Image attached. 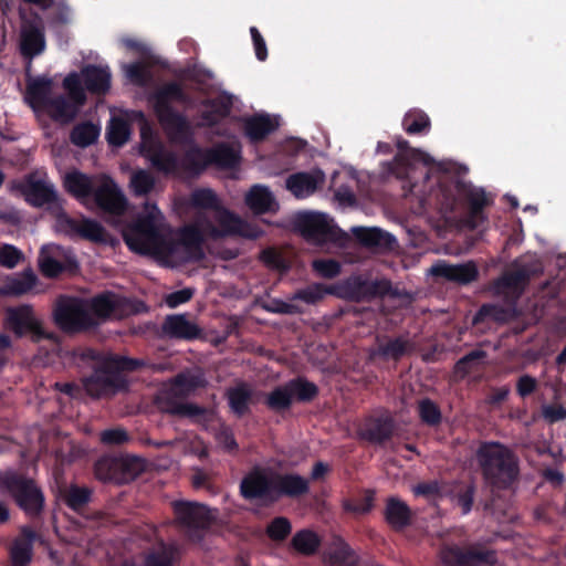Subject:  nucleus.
I'll return each instance as SVG.
<instances>
[{
    "label": "nucleus",
    "mask_w": 566,
    "mask_h": 566,
    "mask_svg": "<svg viewBox=\"0 0 566 566\" xmlns=\"http://www.w3.org/2000/svg\"><path fill=\"white\" fill-rule=\"evenodd\" d=\"M23 260V253L12 244L0 247V265L7 269L15 268Z\"/></svg>",
    "instance_id": "obj_64"
},
{
    "label": "nucleus",
    "mask_w": 566,
    "mask_h": 566,
    "mask_svg": "<svg viewBox=\"0 0 566 566\" xmlns=\"http://www.w3.org/2000/svg\"><path fill=\"white\" fill-rule=\"evenodd\" d=\"M209 164L222 169L235 168L240 163L239 153L229 144L221 143L208 149Z\"/></svg>",
    "instance_id": "obj_40"
},
{
    "label": "nucleus",
    "mask_w": 566,
    "mask_h": 566,
    "mask_svg": "<svg viewBox=\"0 0 566 566\" xmlns=\"http://www.w3.org/2000/svg\"><path fill=\"white\" fill-rule=\"evenodd\" d=\"M92 197L96 206L106 213L122 216L126 211L127 200L109 176L104 175L101 178V182Z\"/></svg>",
    "instance_id": "obj_20"
},
{
    "label": "nucleus",
    "mask_w": 566,
    "mask_h": 566,
    "mask_svg": "<svg viewBox=\"0 0 566 566\" xmlns=\"http://www.w3.org/2000/svg\"><path fill=\"white\" fill-rule=\"evenodd\" d=\"M125 242L130 250L142 254H156L171 258L177 252V243L166 240L155 220L154 212L139 216L129 227V233L125 235Z\"/></svg>",
    "instance_id": "obj_6"
},
{
    "label": "nucleus",
    "mask_w": 566,
    "mask_h": 566,
    "mask_svg": "<svg viewBox=\"0 0 566 566\" xmlns=\"http://www.w3.org/2000/svg\"><path fill=\"white\" fill-rule=\"evenodd\" d=\"M90 313L98 325L111 318H122L130 313V303L127 298L111 291H104L86 300Z\"/></svg>",
    "instance_id": "obj_19"
},
{
    "label": "nucleus",
    "mask_w": 566,
    "mask_h": 566,
    "mask_svg": "<svg viewBox=\"0 0 566 566\" xmlns=\"http://www.w3.org/2000/svg\"><path fill=\"white\" fill-rule=\"evenodd\" d=\"M101 129L97 125L91 122H84L75 125L70 133V140L73 145L85 148L94 144Z\"/></svg>",
    "instance_id": "obj_44"
},
{
    "label": "nucleus",
    "mask_w": 566,
    "mask_h": 566,
    "mask_svg": "<svg viewBox=\"0 0 566 566\" xmlns=\"http://www.w3.org/2000/svg\"><path fill=\"white\" fill-rule=\"evenodd\" d=\"M6 326L18 338L27 335H30L33 342L53 338V334L43 328L41 322L35 317L32 306L28 304L10 307L7 311Z\"/></svg>",
    "instance_id": "obj_17"
},
{
    "label": "nucleus",
    "mask_w": 566,
    "mask_h": 566,
    "mask_svg": "<svg viewBox=\"0 0 566 566\" xmlns=\"http://www.w3.org/2000/svg\"><path fill=\"white\" fill-rule=\"evenodd\" d=\"M73 359L78 366H87L93 373L82 379L83 388L92 398L115 395L127 388L123 371H135L144 364L142 360L119 355H104L91 347L73 350Z\"/></svg>",
    "instance_id": "obj_1"
},
{
    "label": "nucleus",
    "mask_w": 566,
    "mask_h": 566,
    "mask_svg": "<svg viewBox=\"0 0 566 566\" xmlns=\"http://www.w3.org/2000/svg\"><path fill=\"white\" fill-rule=\"evenodd\" d=\"M129 125L122 118H113L107 128L106 138L109 145L120 147L129 138Z\"/></svg>",
    "instance_id": "obj_56"
},
{
    "label": "nucleus",
    "mask_w": 566,
    "mask_h": 566,
    "mask_svg": "<svg viewBox=\"0 0 566 566\" xmlns=\"http://www.w3.org/2000/svg\"><path fill=\"white\" fill-rule=\"evenodd\" d=\"M39 538V533L30 525H22L8 548V566H29L33 559L34 544Z\"/></svg>",
    "instance_id": "obj_23"
},
{
    "label": "nucleus",
    "mask_w": 566,
    "mask_h": 566,
    "mask_svg": "<svg viewBox=\"0 0 566 566\" xmlns=\"http://www.w3.org/2000/svg\"><path fill=\"white\" fill-rule=\"evenodd\" d=\"M497 554L494 549L470 547L467 549L465 566H494Z\"/></svg>",
    "instance_id": "obj_54"
},
{
    "label": "nucleus",
    "mask_w": 566,
    "mask_h": 566,
    "mask_svg": "<svg viewBox=\"0 0 566 566\" xmlns=\"http://www.w3.org/2000/svg\"><path fill=\"white\" fill-rule=\"evenodd\" d=\"M53 81L50 77L38 76L27 82L25 101L33 109L44 108L52 98Z\"/></svg>",
    "instance_id": "obj_34"
},
{
    "label": "nucleus",
    "mask_w": 566,
    "mask_h": 566,
    "mask_svg": "<svg viewBox=\"0 0 566 566\" xmlns=\"http://www.w3.org/2000/svg\"><path fill=\"white\" fill-rule=\"evenodd\" d=\"M326 294L334 295V287H327L322 283H314L304 289L297 290L292 300H300L306 304H316L322 301Z\"/></svg>",
    "instance_id": "obj_52"
},
{
    "label": "nucleus",
    "mask_w": 566,
    "mask_h": 566,
    "mask_svg": "<svg viewBox=\"0 0 566 566\" xmlns=\"http://www.w3.org/2000/svg\"><path fill=\"white\" fill-rule=\"evenodd\" d=\"M129 186L136 197H144L153 191L155 178L149 171L139 169L132 175Z\"/></svg>",
    "instance_id": "obj_55"
},
{
    "label": "nucleus",
    "mask_w": 566,
    "mask_h": 566,
    "mask_svg": "<svg viewBox=\"0 0 566 566\" xmlns=\"http://www.w3.org/2000/svg\"><path fill=\"white\" fill-rule=\"evenodd\" d=\"M63 186L65 190L77 200L92 197L96 189L92 177L78 170L67 172L64 177Z\"/></svg>",
    "instance_id": "obj_36"
},
{
    "label": "nucleus",
    "mask_w": 566,
    "mask_h": 566,
    "mask_svg": "<svg viewBox=\"0 0 566 566\" xmlns=\"http://www.w3.org/2000/svg\"><path fill=\"white\" fill-rule=\"evenodd\" d=\"M184 397L169 387L156 397V403L163 412L171 416L198 418L207 413L205 407L192 402H184Z\"/></svg>",
    "instance_id": "obj_25"
},
{
    "label": "nucleus",
    "mask_w": 566,
    "mask_h": 566,
    "mask_svg": "<svg viewBox=\"0 0 566 566\" xmlns=\"http://www.w3.org/2000/svg\"><path fill=\"white\" fill-rule=\"evenodd\" d=\"M84 92L91 94L104 95L111 88L112 74L107 66L87 64L78 73Z\"/></svg>",
    "instance_id": "obj_30"
},
{
    "label": "nucleus",
    "mask_w": 566,
    "mask_h": 566,
    "mask_svg": "<svg viewBox=\"0 0 566 566\" xmlns=\"http://www.w3.org/2000/svg\"><path fill=\"white\" fill-rule=\"evenodd\" d=\"M310 492V482L297 473H280L260 465L253 467L240 482L244 500H258L264 506L283 497L298 499Z\"/></svg>",
    "instance_id": "obj_2"
},
{
    "label": "nucleus",
    "mask_w": 566,
    "mask_h": 566,
    "mask_svg": "<svg viewBox=\"0 0 566 566\" xmlns=\"http://www.w3.org/2000/svg\"><path fill=\"white\" fill-rule=\"evenodd\" d=\"M206 238V219L199 220L193 224L185 226L180 229L177 243V250L184 248L187 256L186 261L199 262L205 259L203 243Z\"/></svg>",
    "instance_id": "obj_22"
},
{
    "label": "nucleus",
    "mask_w": 566,
    "mask_h": 566,
    "mask_svg": "<svg viewBox=\"0 0 566 566\" xmlns=\"http://www.w3.org/2000/svg\"><path fill=\"white\" fill-rule=\"evenodd\" d=\"M86 298L61 295L53 308L55 325L65 333H80L93 329L98 322L90 313Z\"/></svg>",
    "instance_id": "obj_8"
},
{
    "label": "nucleus",
    "mask_w": 566,
    "mask_h": 566,
    "mask_svg": "<svg viewBox=\"0 0 566 566\" xmlns=\"http://www.w3.org/2000/svg\"><path fill=\"white\" fill-rule=\"evenodd\" d=\"M401 295L400 290L395 287L389 279L369 280L367 277V302L375 298H385L386 296L399 298Z\"/></svg>",
    "instance_id": "obj_46"
},
{
    "label": "nucleus",
    "mask_w": 566,
    "mask_h": 566,
    "mask_svg": "<svg viewBox=\"0 0 566 566\" xmlns=\"http://www.w3.org/2000/svg\"><path fill=\"white\" fill-rule=\"evenodd\" d=\"M295 227L306 241L317 245L337 242L340 237V229L333 224L327 214L321 212L298 213Z\"/></svg>",
    "instance_id": "obj_14"
},
{
    "label": "nucleus",
    "mask_w": 566,
    "mask_h": 566,
    "mask_svg": "<svg viewBox=\"0 0 566 566\" xmlns=\"http://www.w3.org/2000/svg\"><path fill=\"white\" fill-rule=\"evenodd\" d=\"M312 269L318 276L331 280L339 275L342 265L335 259H315Z\"/></svg>",
    "instance_id": "obj_60"
},
{
    "label": "nucleus",
    "mask_w": 566,
    "mask_h": 566,
    "mask_svg": "<svg viewBox=\"0 0 566 566\" xmlns=\"http://www.w3.org/2000/svg\"><path fill=\"white\" fill-rule=\"evenodd\" d=\"M384 520L392 531L400 533L412 525L415 513L401 499L389 496L385 502Z\"/></svg>",
    "instance_id": "obj_28"
},
{
    "label": "nucleus",
    "mask_w": 566,
    "mask_h": 566,
    "mask_svg": "<svg viewBox=\"0 0 566 566\" xmlns=\"http://www.w3.org/2000/svg\"><path fill=\"white\" fill-rule=\"evenodd\" d=\"M63 87L69 97L64 95L52 97L44 108L54 119L71 122L76 116L78 108L86 103V93L77 72H71L64 77Z\"/></svg>",
    "instance_id": "obj_13"
},
{
    "label": "nucleus",
    "mask_w": 566,
    "mask_h": 566,
    "mask_svg": "<svg viewBox=\"0 0 566 566\" xmlns=\"http://www.w3.org/2000/svg\"><path fill=\"white\" fill-rule=\"evenodd\" d=\"M334 295L350 302H367V277L361 274H353L337 283Z\"/></svg>",
    "instance_id": "obj_32"
},
{
    "label": "nucleus",
    "mask_w": 566,
    "mask_h": 566,
    "mask_svg": "<svg viewBox=\"0 0 566 566\" xmlns=\"http://www.w3.org/2000/svg\"><path fill=\"white\" fill-rule=\"evenodd\" d=\"M62 501L72 511L82 512L92 500V490L87 486L70 485L61 493Z\"/></svg>",
    "instance_id": "obj_42"
},
{
    "label": "nucleus",
    "mask_w": 566,
    "mask_h": 566,
    "mask_svg": "<svg viewBox=\"0 0 566 566\" xmlns=\"http://www.w3.org/2000/svg\"><path fill=\"white\" fill-rule=\"evenodd\" d=\"M247 206L256 214L275 212L277 202L270 189L262 185H254L245 196Z\"/></svg>",
    "instance_id": "obj_35"
},
{
    "label": "nucleus",
    "mask_w": 566,
    "mask_h": 566,
    "mask_svg": "<svg viewBox=\"0 0 566 566\" xmlns=\"http://www.w3.org/2000/svg\"><path fill=\"white\" fill-rule=\"evenodd\" d=\"M402 127L408 135H427L431 128V120L423 111L413 108L405 114Z\"/></svg>",
    "instance_id": "obj_43"
},
{
    "label": "nucleus",
    "mask_w": 566,
    "mask_h": 566,
    "mask_svg": "<svg viewBox=\"0 0 566 566\" xmlns=\"http://www.w3.org/2000/svg\"><path fill=\"white\" fill-rule=\"evenodd\" d=\"M418 415L421 422L429 427H437L442 421V413L439 406L430 398L419 400Z\"/></svg>",
    "instance_id": "obj_53"
},
{
    "label": "nucleus",
    "mask_w": 566,
    "mask_h": 566,
    "mask_svg": "<svg viewBox=\"0 0 566 566\" xmlns=\"http://www.w3.org/2000/svg\"><path fill=\"white\" fill-rule=\"evenodd\" d=\"M206 386V380L201 375L178 374L172 382L171 388L185 399L193 391Z\"/></svg>",
    "instance_id": "obj_47"
},
{
    "label": "nucleus",
    "mask_w": 566,
    "mask_h": 566,
    "mask_svg": "<svg viewBox=\"0 0 566 566\" xmlns=\"http://www.w3.org/2000/svg\"><path fill=\"white\" fill-rule=\"evenodd\" d=\"M9 191L14 196L22 197L33 208L45 207L56 218L64 212L63 201L60 199L54 185L45 175L40 176L38 172H29L20 179L12 180L9 185Z\"/></svg>",
    "instance_id": "obj_7"
},
{
    "label": "nucleus",
    "mask_w": 566,
    "mask_h": 566,
    "mask_svg": "<svg viewBox=\"0 0 566 566\" xmlns=\"http://www.w3.org/2000/svg\"><path fill=\"white\" fill-rule=\"evenodd\" d=\"M56 221L59 230L67 235H78L95 243L107 242L108 233L96 220L84 218L82 221H77L62 212Z\"/></svg>",
    "instance_id": "obj_21"
},
{
    "label": "nucleus",
    "mask_w": 566,
    "mask_h": 566,
    "mask_svg": "<svg viewBox=\"0 0 566 566\" xmlns=\"http://www.w3.org/2000/svg\"><path fill=\"white\" fill-rule=\"evenodd\" d=\"M216 226L209 219H206V233L209 239L220 240L227 237H241L244 239L256 240L263 235V230L253 223H250L222 206L216 211Z\"/></svg>",
    "instance_id": "obj_12"
},
{
    "label": "nucleus",
    "mask_w": 566,
    "mask_h": 566,
    "mask_svg": "<svg viewBox=\"0 0 566 566\" xmlns=\"http://www.w3.org/2000/svg\"><path fill=\"white\" fill-rule=\"evenodd\" d=\"M277 127L269 115H255L244 122V134L252 143L264 140Z\"/></svg>",
    "instance_id": "obj_39"
},
{
    "label": "nucleus",
    "mask_w": 566,
    "mask_h": 566,
    "mask_svg": "<svg viewBox=\"0 0 566 566\" xmlns=\"http://www.w3.org/2000/svg\"><path fill=\"white\" fill-rule=\"evenodd\" d=\"M260 260L272 270L286 272L290 266L283 255L273 248H266L261 251Z\"/></svg>",
    "instance_id": "obj_63"
},
{
    "label": "nucleus",
    "mask_w": 566,
    "mask_h": 566,
    "mask_svg": "<svg viewBox=\"0 0 566 566\" xmlns=\"http://www.w3.org/2000/svg\"><path fill=\"white\" fill-rule=\"evenodd\" d=\"M190 203L193 208L214 211L221 207L216 192L209 188H200L192 191Z\"/></svg>",
    "instance_id": "obj_57"
},
{
    "label": "nucleus",
    "mask_w": 566,
    "mask_h": 566,
    "mask_svg": "<svg viewBox=\"0 0 566 566\" xmlns=\"http://www.w3.org/2000/svg\"><path fill=\"white\" fill-rule=\"evenodd\" d=\"M352 232L361 245L370 249L392 250L397 243L392 234L379 228L354 227Z\"/></svg>",
    "instance_id": "obj_31"
},
{
    "label": "nucleus",
    "mask_w": 566,
    "mask_h": 566,
    "mask_svg": "<svg viewBox=\"0 0 566 566\" xmlns=\"http://www.w3.org/2000/svg\"><path fill=\"white\" fill-rule=\"evenodd\" d=\"M475 495V485L473 483L461 485L454 493L453 500L461 509L462 514L467 515L471 512Z\"/></svg>",
    "instance_id": "obj_61"
},
{
    "label": "nucleus",
    "mask_w": 566,
    "mask_h": 566,
    "mask_svg": "<svg viewBox=\"0 0 566 566\" xmlns=\"http://www.w3.org/2000/svg\"><path fill=\"white\" fill-rule=\"evenodd\" d=\"M375 491L366 490L365 494L359 500L346 499L343 501V509L346 512L355 514H366L374 507Z\"/></svg>",
    "instance_id": "obj_58"
},
{
    "label": "nucleus",
    "mask_w": 566,
    "mask_h": 566,
    "mask_svg": "<svg viewBox=\"0 0 566 566\" xmlns=\"http://www.w3.org/2000/svg\"><path fill=\"white\" fill-rule=\"evenodd\" d=\"M45 48V39L41 29L30 27L21 35V53L24 57L33 59Z\"/></svg>",
    "instance_id": "obj_41"
},
{
    "label": "nucleus",
    "mask_w": 566,
    "mask_h": 566,
    "mask_svg": "<svg viewBox=\"0 0 566 566\" xmlns=\"http://www.w3.org/2000/svg\"><path fill=\"white\" fill-rule=\"evenodd\" d=\"M455 191L467 202L465 224L470 229L475 230L488 222V216L484 210L493 205V198L483 188H476L471 184L458 180L455 182Z\"/></svg>",
    "instance_id": "obj_18"
},
{
    "label": "nucleus",
    "mask_w": 566,
    "mask_h": 566,
    "mask_svg": "<svg viewBox=\"0 0 566 566\" xmlns=\"http://www.w3.org/2000/svg\"><path fill=\"white\" fill-rule=\"evenodd\" d=\"M161 334L169 339L195 340L201 337L202 329L187 314H170L161 324Z\"/></svg>",
    "instance_id": "obj_26"
},
{
    "label": "nucleus",
    "mask_w": 566,
    "mask_h": 566,
    "mask_svg": "<svg viewBox=\"0 0 566 566\" xmlns=\"http://www.w3.org/2000/svg\"><path fill=\"white\" fill-rule=\"evenodd\" d=\"M155 115L174 143L187 144L192 140V128L187 116L177 111L171 103L187 104L190 101L179 82L170 81L157 88L150 96Z\"/></svg>",
    "instance_id": "obj_3"
},
{
    "label": "nucleus",
    "mask_w": 566,
    "mask_h": 566,
    "mask_svg": "<svg viewBox=\"0 0 566 566\" xmlns=\"http://www.w3.org/2000/svg\"><path fill=\"white\" fill-rule=\"evenodd\" d=\"M396 429L395 420L388 413L368 417L361 429V439L375 443L382 444L391 439Z\"/></svg>",
    "instance_id": "obj_27"
},
{
    "label": "nucleus",
    "mask_w": 566,
    "mask_h": 566,
    "mask_svg": "<svg viewBox=\"0 0 566 566\" xmlns=\"http://www.w3.org/2000/svg\"><path fill=\"white\" fill-rule=\"evenodd\" d=\"M488 357V353L483 349H473L461 357L454 366V371L461 377H465L482 365Z\"/></svg>",
    "instance_id": "obj_50"
},
{
    "label": "nucleus",
    "mask_w": 566,
    "mask_h": 566,
    "mask_svg": "<svg viewBox=\"0 0 566 566\" xmlns=\"http://www.w3.org/2000/svg\"><path fill=\"white\" fill-rule=\"evenodd\" d=\"M140 153L157 171L172 175L179 170L177 154L167 149L160 140L153 137L151 128L146 120L140 129Z\"/></svg>",
    "instance_id": "obj_15"
},
{
    "label": "nucleus",
    "mask_w": 566,
    "mask_h": 566,
    "mask_svg": "<svg viewBox=\"0 0 566 566\" xmlns=\"http://www.w3.org/2000/svg\"><path fill=\"white\" fill-rule=\"evenodd\" d=\"M145 468V460L135 455H105L96 461L94 471L98 480L122 485L137 479Z\"/></svg>",
    "instance_id": "obj_11"
},
{
    "label": "nucleus",
    "mask_w": 566,
    "mask_h": 566,
    "mask_svg": "<svg viewBox=\"0 0 566 566\" xmlns=\"http://www.w3.org/2000/svg\"><path fill=\"white\" fill-rule=\"evenodd\" d=\"M175 523L191 542H200L214 517L208 506L191 501L172 502Z\"/></svg>",
    "instance_id": "obj_9"
},
{
    "label": "nucleus",
    "mask_w": 566,
    "mask_h": 566,
    "mask_svg": "<svg viewBox=\"0 0 566 566\" xmlns=\"http://www.w3.org/2000/svg\"><path fill=\"white\" fill-rule=\"evenodd\" d=\"M516 316V311L511 306H503L500 304L485 303L480 306L473 316L472 323L474 326L489 323L505 324L513 321Z\"/></svg>",
    "instance_id": "obj_33"
},
{
    "label": "nucleus",
    "mask_w": 566,
    "mask_h": 566,
    "mask_svg": "<svg viewBox=\"0 0 566 566\" xmlns=\"http://www.w3.org/2000/svg\"><path fill=\"white\" fill-rule=\"evenodd\" d=\"M440 559L446 566H465L467 549L457 545H443L439 552Z\"/></svg>",
    "instance_id": "obj_59"
},
{
    "label": "nucleus",
    "mask_w": 566,
    "mask_h": 566,
    "mask_svg": "<svg viewBox=\"0 0 566 566\" xmlns=\"http://www.w3.org/2000/svg\"><path fill=\"white\" fill-rule=\"evenodd\" d=\"M35 283V274L31 270H28L24 271L21 276L9 280L4 285V293L20 296L32 290Z\"/></svg>",
    "instance_id": "obj_51"
},
{
    "label": "nucleus",
    "mask_w": 566,
    "mask_h": 566,
    "mask_svg": "<svg viewBox=\"0 0 566 566\" xmlns=\"http://www.w3.org/2000/svg\"><path fill=\"white\" fill-rule=\"evenodd\" d=\"M0 495L9 496L33 523L42 522L45 494L38 481L27 473L15 469L0 470Z\"/></svg>",
    "instance_id": "obj_4"
},
{
    "label": "nucleus",
    "mask_w": 566,
    "mask_h": 566,
    "mask_svg": "<svg viewBox=\"0 0 566 566\" xmlns=\"http://www.w3.org/2000/svg\"><path fill=\"white\" fill-rule=\"evenodd\" d=\"M321 545V538L311 530H302L292 538V546L303 555H313Z\"/></svg>",
    "instance_id": "obj_48"
},
{
    "label": "nucleus",
    "mask_w": 566,
    "mask_h": 566,
    "mask_svg": "<svg viewBox=\"0 0 566 566\" xmlns=\"http://www.w3.org/2000/svg\"><path fill=\"white\" fill-rule=\"evenodd\" d=\"M476 459L484 481L494 489L507 490L518 478L517 457L500 442H482Z\"/></svg>",
    "instance_id": "obj_5"
},
{
    "label": "nucleus",
    "mask_w": 566,
    "mask_h": 566,
    "mask_svg": "<svg viewBox=\"0 0 566 566\" xmlns=\"http://www.w3.org/2000/svg\"><path fill=\"white\" fill-rule=\"evenodd\" d=\"M210 166L208 149L197 145L189 147L179 159V168L192 176H199Z\"/></svg>",
    "instance_id": "obj_38"
},
{
    "label": "nucleus",
    "mask_w": 566,
    "mask_h": 566,
    "mask_svg": "<svg viewBox=\"0 0 566 566\" xmlns=\"http://www.w3.org/2000/svg\"><path fill=\"white\" fill-rule=\"evenodd\" d=\"M292 531L291 522L284 517H274L266 527V535L276 542L284 541Z\"/></svg>",
    "instance_id": "obj_62"
},
{
    "label": "nucleus",
    "mask_w": 566,
    "mask_h": 566,
    "mask_svg": "<svg viewBox=\"0 0 566 566\" xmlns=\"http://www.w3.org/2000/svg\"><path fill=\"white\" fill-rule=\"evenodd\" d=\"M325 181V174L321 169L300 171L287 177L285 186L297 199L313 195Z\"/></svg>",
    "instance_id": "obj_29"
},
{
    "label": "nucleus",
    "mask_w": 566,
    "mask_h": 566,
    "mask_svg": "<svg viewBox=\"0 0 566 566\" xmlns=\"http://www.w3.org/2000/svg\"><path fill=\"white\" fill-rule=\"evenodd\" d=\"M38 264L41 273L46 277H57L65 271V264L56 260L51 254V247L44 245L41 248Z\"/></svg>",
    "instance_id": "obj_49"
},
{
    "label": "nucleus",
    "mask_w": 566,
    "mask_h": 566,
    "mask_svg": "<svg viewBox=\"0 0 566 566\" xmlns=\"http://www.w3.org/2000/svg\"><path fill=\"white\" fill-rule=\"evenodd\" d=\"M430 273L459 285H468L479 277V269L473 261L452 264L446 260H439L431 266Z\"/></svg>",
    "instance_id": "obj_24"
},
{
    "label": "nucleus",
    "mask_w": 566,
    "mask_h": 566,
    "mask_svg": "<svg viewBox=\"0 0 566 566\" xmlns=\"http://www.w3.org/2000/svg\"><path fill=\"white\" fill-rule=\"evenodd\" d=\"M415 350V343L409 337V334L392 335H377L375 344L369 348L368 358L370 361H382L395 364L399 363L403 357L409 356Z\"/></svg>",
    "instance_id": "obj_16"
},
{
    "label": "nucleus",
    "mask_w": 566,
    "mask_h": 566,
    "mask_svg": "<svg viewBox=\"0 0 566 566\" xmlns=\"http://www.w3.org/2000/svg\"><path fill=\"white\" fill-rule=\"evenodd\" d=\"M319 394L316 384L303 376H297L284 385L276 386L265 398V406L274 412L289 410L294 401L311 402Z\"/></svg>",
    "instance_id": "obj_10"
},
{
    "label": "nucleus",
    "mask_w": 566,
    "mask_h": 566,
    "mask_svg": "<svg viewBox=\"0 0 566 566\" xmlns=\"http://www.w3.org/2000/svg\"><path fill=\"white\" fill-rule=\"evenodd\" d=\"M531 279V272L526 268L504 273L495 283L499 291L522 292Z\"/></svg>",
    "instance_id": "obj_45"
},
{
    "label": "nucleus",
    "mask_w": 566,
    "mask_h": 566,
    "mask_svg": "<svg viewBox=\"0 0 566 566\" xmlns=\"http://www.w3.org/2000/svg\"><path fill=\"white\" fill-rule=\"evenodd\" d=\"M226 397L230 410L235 417L242 418L250 412L252 390L245 382H241L234 387L228 388L226 391Z\"/></svg>",
    "instance_id": "obj_37"
}]
</instances>
